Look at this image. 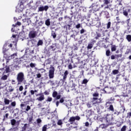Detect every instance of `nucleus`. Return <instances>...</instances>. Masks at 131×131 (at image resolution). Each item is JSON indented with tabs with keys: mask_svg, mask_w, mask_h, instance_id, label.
Masks as SVG:
<instances>
[{
	"mask_svg": "<svg viewBox=\"0 0 131 131\" xmlns=\"http://www.w3.org/2000/svg\"><path fill=\"white\" fill-rule=\"evenodd\" d=\"M53 100V98L50 97H48L47 99L46 100V102H52Z\"/></svg>",
	"mask_w": 131,
	"mask_h": 131,
	"instance_id": "obj_44",
	"label": "nucleus"
},
{
	"mask_svg": "<svg viewBox=\"0 0 131 131\" xmlns=\"http://www.w3.org/2000/svg\"><path fill=\"white\" fill-rule=\"evenodd\" d=\"M48 125H44L42 128V131H47Z\"/></svg>",
	"mask_w": 131,
	"mask_h": 131,
	"instance_id": "obj_36",
	"label": "nucleus"
},
{
	"mask_svg": "<svg viewBox=\"0 0 131 131\" xmlns=\"http://www.w3.org/2000/svg\"><path fill=\"white\" fill-rule=\"evenodd\" d=\"M110 125H110L108 123H106V124L103 123L100 125V127H101V128H102V129L107 128V127H108V126H109Z\"/></svg>",
	"mask_w": 131,
	"mask_h": 131,
	"instance_id": "obj_19",
	"label": "nucleus"
},
{
	"mask_svg": "<svg viewBox=\"0 0 131 131\" xmlns=\"http://www.w3.org/2000/svg\"><path fill=\"white\" fill-rule=\"evenodd\" d=\"M8 117H9V114L7 113L5 114V116H4V119H5V118H8Z\"/></svg>",
	"mask_w": 131,
	"mask_h": 131,
	"instance_id": "obj_59",
	"label": "nucleus"
},
{
	"mask_svg": "<svg viewBox=\"0 0 131 131\" xmlns=\"http://www.w3.org/2000/svg\"><path fill=\"white\" fill-rule=\"evenodd\" d=\"M48 10H49V6L48 5H46L45 7L41 6L38 8V12H43V11L47 12Z\"/></svg>",
	"mask_w": 131,
	"mask_h": 131,
	"instance_id": "obj_14",
	"label": "nucleus"
},
{
	"mask_svg": "<svg viewBox=\"0 0 131 131\" xmlns=\"http://www.w3.org/2000/svg\"><path fill=\"white\" fill-rule=\"evenodd\" d=\"M131 117V112L127 113L126 118H130Z\"/></svg>",
	"mask_w": 131,
	"mask_h": 131,
	"instance_id": "obj_48",
	"label": "nucleus"
},
{
	"mask_svg": "<svg viewBox=\"0 0 131 131\" xmlns=\"http://www.w3.org/2000/svg\"><path fill=\"white\" fill-rule=\"evenodd\" d=\"M29 126V124L26 123L24 125V126L21 127V131H29L27 130L28 129V127Z\"/></svg>",
	"mask_w": 131,
	"mask_h": 131,
	"instance_id": "obj_18",
	"label": "nucleus"
},
{
	"mask_svg": "<svg viewBox=\"0 0 131 131\" xmlns=\"http://www.w3.org/2000/svg\"><path fill=\"white\" fill-rule=\"evenodd\" d=\"M111 27V21H108L106 24V28L107 29H109Z\"/></svg>",
	"mask_w": 131,
	"mask_h": 131,
	"instance_id": "obj_38",
	"label": "nucleus"
},
{
	"mask_svg": "<svg viewBox=\"0 0 131 131\" xmlns=\"http://www.w3.org/2000/svg\"><path fill=\"white\" fill-rule=\"evenodd\" d=\"M103 3L104 5H108V4H110V0H104Z\"/></svg>",
	"mask_w": 131,
	"mask_h": 131,
	"instance_id": "obj_41",
	"label": "nucleus"
},
{
	"mask_svg": "<svg viewBox=\"0 0 131 131\" xmlns=\"http://www.w3.org/2000/svg\"><path fill=\"white\" fill-rule=\"evenodd\" d=\"M64 98H61L60 100H59V102L60 103H64Z\"/></svg>",
	"mask_w": 131,
	"mask_h": 131,
	"instance_id": "obj_61",
	"label": "nucleus"
},
{
	"mask_svg": "<svg viewBox=\"0 0 131 131\" xmlns=\"http://www.w3.org/2000/svg\"><path fill=\"white\" fill-rule=\"evenodd\" d=\"M75 120H80V117L79 116L71 117L68 120V122H70L71 124H73V122H74Z\"/></svg>",
	"mask_w": 131,
	"mask_h": 131,
	"instance_id": "obj_6",
	"label": "nucleus"
},
{
	"mask_svg": "<svg viewBox=\"0 0 131 131\" xmlns=\"http://www.w3.org/2000/svg\"><path fill=\"white\" fill-rule=\"evenodd\" d=\"M120 113H121L120 112H118L117 111H115V112L114 113V114L115 115H117V116H118V115H119V114H120Z\"/></svg>",
	"mask_w": 131,
	"mask_h": 131,
	"instance_id": "obj_46",
	"label": "nucleus"
},
{
	"mask_svg": "<svg viewBox=\"0 0 131 131\" xmlns=\"http://www.w3.org/2000/svg\"><path fill=\"white\" fill-rule=\"evenodd\" d=\"M100 104H101V100H100V99L98 98L93 97L92 98V102H88L86 106L88 108H92L93 106L97 107V106H99Z\"/></svg>",
	"mask_w": 131,
	"mask_h": 131,
	"instance_id": "obj_1",
	"label": "nucleus"
},
{
	"mask_svg": "<svg viewBox=\"0 0 131 131\" xmlns=\"http://www.w3.org/2000/svg\"><path fill=\"white\" fill-rule=\"evenodd\" d=\"M93 97H94V98H98V97H99V93H98V92L94 93L93 94Z\"/></svg>",
	"mask_w": 131,
	"mask_h": 131,
	"instance_id": "obj_40",
	"label": "nucleus"
},
{
	"mask_svg": "<svg viewBox=\"0 0 131 131\" xmlns=\"http://www.w3.org/2000/svg\"><path fill=\"white\" fill-rule=\"evenodd\" d=\"M104 14L106 16V18H108L110 17L109 16V12H108V11H104Z\"/></svg>",
	"mask_w": 131,
	"mask_h": 131,
	"instance_id": "obj_45",
	"label": "nucleus"
},
{
	"mask_svg": "<svg viewBox=\"0 0 131 131\" xmlns=\"http://www.w3.org/2000/svg\"><path fill=\"white\" fill-rule=\"evenodd\" d=\"M91 8H92V11H94V12H97V11H99V10H100V6H99V5L97 4V2L92 4Z\"/></svg>",
	"mask_w": 131,
	"mask_h": 131,
	"instance_id": "obj_8",
	"label": "nucleus"
},
{
	"mask_svg": "<svg viewBox=\"0 0 131 131\" xmlns=\"http://www.w3.org/2000/svg\"><path fill=\"white\" fill-rule=\"evenodd\" d=\"M129 53H130V50L127 49L125 54V55H128V54H129Z\"/></svg>",
	"mask_w": 131,
	"mask_h": 131,
	"instance_id": "obj_56",
	"label": "nucleus"
},
{
	"mask_svg": "<svg viewBox=\"0 0 131 131\" xmlns=\"http://www.w3.org/2000/svg\"><path fill=\"white\" fill-rule=\"evenodd\" d=\"M53 98H56V100H60L61 99V95H58L57 91H54L52 93Z\"/></svg>",
	"mask_w": 131,
	"mask_h": 131,
	"instance_id": "obj_15",
	"label": "nucleus"
},
{
	"mask_svg": "<svg viewBox=\"0 0 131 131\" xmlns=\"http://www.w3.org/2000/svg\"><path fill=\"white\" fill-rule=\"evenodd\" d=\"M46 65H49V64H51L52 61H51V58H48L46 60Z\"/></svg>",
	"mask_w": 131,
	"mask_h": 131,
	"instance_id": "obj_33",
	"label": "nucleus"
},
{
	"mask_svg": "<svg viewBox=\"0 0 131 131\" xmlns=\"http://www.w3.org/2000/svg\"><path fill=\"white\" fill-rule=\"evenodd\" d=\"M23 86H22V85H21V86H19V91H20V92H22V91H23Z\"/></svg>",
	"mask_w": 131,
	"mask_h": 131,
	"instance_id": "obj_60",
	"label": "nucleus"
},
{
	"mask_svg": "<svg viewBox=\"0 0 131 131\" xmlns=\"http://www.w3.org/2000/svg\"><path fill=\"white\" fill-rule=\"evenodd\" d=\"M102 119L106 120V123H108L110 125H113V121H114V117L111 114H107L106 116L102 118Z\"/></svg>",
	"mask_w": 131,
	"mask_h": 131,
	"instance_id": "obj_2",
	"label": "nucleus"
},
{
	"mask_svg": "<svg viewBox=\"0 0 131 131\" xmlns=\"http://www.w3.org/2000/svg\"><path fill=\"white\" fill-rule=\"evenodd\" d=\"M111 60H114L115 59V55H112L111 56Z\"/></svg>",
	"mask_w": 131,
	"mask_h": 131,
	"instance_id": "obj_62",
	"label": "nucleus"
},
{
	"mask_svg": "<svg viewBox=\"0 0 131 131\" xmlns=\"http://www.w3.org/2000/svg\"><path fill=\"white\" fill-rule=\"evenodd\" d=\"M30 67H31V68H34V67H35V64L31 62L30 64Z\"/></svg>",
	"mask_w": 131,
	"mask_h": 131,
	"instance_id": "obj_52",
	"label": "nucleus"
},
{
	"mask_svg": "<svg viewBox=\"0 0 131 131\" xmlns=\"http://www.w3.org/2000/svg\"><path fill=\"white\" fill-rule=\"evenodd\" d=\"M115 100V98H114V97H111L110 99H108L105 103L106 107H108L110 104H113V103H114Z\"/></svg>",
	"mask_w": 131,
	"mask_h": 131,
	"instance_id": "obj_9",
	"label": "nucleus"
},
{
	"mask_svg": "<svg viewBox=\"0 0 131 131\" xmlns=\"http://www.w3.org/2000/svg\"><path fill=\"white\" fill-rule=\"evenodd\" d=\"M36 121H37V123L38 124H39V123H41V119H40V118H38L36 120Z\"/></svg>",
	"mask_w": 131,
	"mask_h": 131,
	"instance_id": "obj_53",
	"label": "nucleus"
},
{
	"mask_svg": "<svg viewBox=\"0 0 131 131\" xmlns=\"http://www.w3.org/2000/svg\"><path fill=\"white\" fill-rule=\"evenodd\" d=\"M126 39L129 42L131 41V35H127Z\"/></svg>",
	"mask_w": 131,
	"mask_h": 131,
	"instance_id": "obj_30",
	"label": "nucleus"
},
{
	"mask_svg": "<svg viewBox=\"0 0 131 131\" xmlns=\"http://www.w3.org/2000/svg\"><path fill=\"white\" fill-rule=\"evenodd\" d=\"M32 120H33V117H30L29 119V123H31V122H32Z\"/></svg>",
	"mask_w": 131,
	"mask_h": 131,
	"instance_id": "obj_55",
	"label": "nucleus"
},
{
	"mask_svg": "<svg viewBox=\"0 0 131 131\" xmlns=\"http://www.w3.org/2000/svg\"><path fill=\"white\" fill-rule=\"evenodd\" d=\"M76 28H77V29L80 28V24H78V25H76Z\"/></svg>",
	"mask_w": 131,
	"mask_h": 131,
	"instance_id": "obj_64",
	"label": "nucleus"
},
{
	"mask_svg": "<svg viewBox=\"0 0 131 131\" xmlns=\"http://www.w3.org/2000/svg\"><path fill=\"white\" fill-rule=\"evenodd\" d=\"M129 12H130V9H128L127 11H126V10H123V14L124 16L127 17L128 16V13H129Z\"/></svg>",
	"mask_w": 131,
	"mask_h": 131,
	"instance_id": "obj_22",
	"label": "nucleus"
},
{
	"mask_svg": "<svg viewBox=\"0 0 131 131\" xmlns=\"http://www.w3.org/2000/svg\"><path fill=\"white\" fill-rule=\"evenodd\" d=\"M45 24L47 26H50L51 25V21H50V19H47L45 21Z\"/></svg>",
	"mask_w": 131,
	"mask_h": 131,
	"instance_id": "obj_25",
	"label": "nucleus"
},
{
	"mask_svg": "<svg viewBox=\"0 0 131 131\" xmlns=\"http://www.w3.org/2000/svg\"><path fill=\"white\" fill-rule=\"evenodd\" d=\"M51 121L52 122L53 124V126H56V120L54 119V118H52Z\"/></svg>",
	"mask_w": 131,
	"mask_h": 131,
	"instance_id": "obj_37",
	"label": "nucleus"
},
{
	"mask_svg": "<svg viewBox=\"0 0 131 131\" xmlns=\"http://www.w3.org/2000/svg\"><path fill=\"white\" fill-rule=\"evenodd\" d=\"M55 73V68L52 66H51L50 70H49V78H54V74Z\"/></svg>",
	"mask_w": 131,
	"mask_h": 131,
	"instance_id": "obj_7",
	"label": "nucleus"
},
{
	"mask_svg": "<svg viewBox=\"0 0 131 131\" xmlns=\"http://www.w3.org/2000/svg\"><path fill=\"white\" fill-rule=\"evenodd\" d=\"M119 72L118 70H114L113 71V74L116 75V74H118Z\"/></svg>",
	"mask_w": 131,
	"mask_h": 131,
	"instance_id": "obj_35",
	"label": "nucleus"
},
{
	"mask_svg": "<svg viewBox=\"0 0 131 131\" xmlns=\"http://www.w3.org/2000/svg\"><path fill=\"white\" fill-rule=\"evenodd\" d=\"M58 125H62L63 124V122L62 120H59L57 122Z\"/></svg>",
	"mask_w": 131,
	"mask_h": 131,
	"instance_id": "obj_43",
	"label": "nucleus"
},
{
	"mask_svg": "<svg viewBox=\"0 0 131 131\" xmlns=\"http://www.w3.org/2000/svg\"><path fill=\"white\" fill-rule=\"evenodd\" d=\"M104 92L106 93V94H111V93H113V91H114V88H112L111 87H105L103 89Z\"/></svg>",
	"mask_w": 131,
	"mask_h": 131,
	"instance_id": "obj_11",
	"label": "nucleus"
},
{
	"mask_svg": "<svg viewBox=\"0 0 131 131\" xmlns=\"http://www.w3.org/2000/svg\"><path fill=\"white\" fill-rule=\"evenodd\" d=\"M37 35V32L35 31H30L29 33V38H35V37H36V36Z\"/></svg>",
	"mask_w": 131,
	"mask_h": 131,
	"instance_id": "obj_10",
	"label": "nucleus"
},
{
	"mask_svg": "<svg viewBox=\"0 0 131 131\" xmlns=\"http://www.w3.org/2000/svg\"><path fill=\"white\" fill-rule=\"evenodd\" d=\"M9 51V48H8V45L7 43L5 44L3 47V53L5 58H7V55H8L6 53Z\"/></svg>",
	"mask_w": 131,
	"mask_h": 131,
	"instance_id": "obj_12",
	"label": "nucleus"
},
{
	"mask_svg": "<svg viewBox=\"0 0 131 131\" xmlns=\"http://www.w3.org/2000/svg\"><path fill=\"white\" fill-rule=\"evenodd\" d=\"M1 79H3V80H7V79H8V76L4 75L2 77Z\"/></svg>",
	"mask_w": 131,
	"mask_h": 131,
	"instance_id": "obj_34",
	"label": "nucleus"
},
{
	"mask_svg": "<svg viewBox=\"0 0 131 131\" xmlns=\"http://www.w3.org/2000/svg\"><path fill=\"white\" fill-rule=\"evenodd\" d=\"M17 56V54L16 53H14L11 56L10 55H7V57H5V59L7 60H12V59H14L15 57Z\"/></svg>",
	"mask_w": 131,
	"mask_h": 131,
	"instance_id": "obj_17",
	"label": "nucleus"
},
{
	"mask_svg": "<svg viewBox=\"0 0 131 131\" xmlns=\"http://www.w3.org/2000/svg\"><path fill=\"white\" fill-rule=\"evenodd\" d=\"M42 43H43V42H42V40H39V41H38V43L37 44V46H42Z\"/></svg>",
	"mask_w": 131,
	"mask_h": 131,
	"instance_id": "obj_39",
	"label": "nucleus"
},
{
	"mask_svg": "<svg viewBox=\"0 0 131 131\" xmlns=\"http://www.w3.org/2000/svg\"><path fill=\"white\" fill-rule=\"evenodd\" d=\"M36 76L37 78H40V77H41V74H40V73H38L36 75Z\"/></svg>",
	"mask_w": 131,
	"mask_h": 131,
	"instance_id": "obj_57",
	"label": "nucleus"
},
{
	"mask_svg": "<svg viewBox=\"0 0 131 131\" xmlns=\"http://www.w3.org/2000/svg\"><path fill=\"white\" fill-rule=\"evenodd\" d=\"M14 90L15 89H14V88H13V86H9L8 91L9 92V93H12V92H14Z\"/></svg>",
	"mask_w": 131,
	"mask_h": 131,
	"instance_id": "obj_26",
	"label": "nucleus"
},
{
	"mask_svg": "<svg viewBox=\"0 0 131 131\" xmlns=\"http://www.w3.org/2000/svg\"><path fill=\"white\" fill-rule=\"evenodd\" d=\"M11 105L12 106V107H15L16 106V101L11 102Z\"/></svg>",
	"mask_w": 131,
	"mask_h": 131,
	"instance_id": "obj_54",
	"label": "nucleus"
},
{
	"mask_svg": "<svg viewBox=\"0 0 131 131\" xmlns=\"http://www.w3.org/2000/svg\"><path fill=\"white\" fill-rule=\"evenodd\" d=\"M11 124L13 126H15L11 129V131H17L19 129L20 122L16 121L15 119L10 120Z\"/></svg>",
	"mask_w": 131,
	"mask_h": 131,
	"instance_id": "obj_3",
	"label": "nucleus"
},
{
	"mask_svg": "<svg viewBox=\"0 0 131 131\" xmlns=\"http://www.w3.org/2000/svg\"><path fill=\"white\" fill-rule=\"evenodd\" d=\"M87 48L88 50H91V49H92L93 48V44L89 43L88 46Z\"/></svg>",
	"mask_w": 131,
	"mask_h": 131,
	"instance_id": "obj_42",
	"label": "nucleus"
},
{
	"mask_svg": "<svg viewBox=\"0 0 131 131\" xmlns=\"http://www.w3.org/2000/svg\"><path fill=\"white\" fill-rule=\"evenodd\" d=\"M105 55L107 57H110V56H111V51H110V50L108 49L106 51Z\"/></svg>",
	"mask_w": 131,
	"mask_h": 131,
	"instance_id": "obj_24",
	"label": "nucleus"
},
{
	"mask_svg": "<svg viewBox=\"0 0 131 131\" xmlns=\"http://www.w3.org/2000/svg\"><path fill=\"white\" fill-rule=\"evenodd\" d=\"M99 77V79L101 82H104V77H103V76H100Z\"/></svg>",
	"mask_w": 131,
	"mask_h": 131,
	"instance_id": "obj_47",
	"label": "nucleus"
},
{
	"mask_svg": "<svg viewBox=\"0 0 131 131\" xmlns=\"http://www.w3.org/2000/svg\"><path fill=\"white\" fill-rule=\"evenodd\" d=\"M107 110L110 111H111L112 112H114V107L113 106V105L112 104H110L109 106H108Z\"/></svg>",
	"mask_w": 131,
	"mask_h": 131,
	"instance_id": "obj_23",
	"label": "nucleus"
},
{
	"mask_svg": "<svg viewBox=\"0 0 131 131\" xmlns=\"http://www.w3.org/2000/svg\"><path fill=\"white\" fill-rule=\"evenodd\" d=\"M111 51L112 52H115L116 51V46L112 45L111 46Z\"/></svg>",
	"mask_w": 131,
	"mask_h": 131,
	"instance_id": "obj_29",
	"label": "nucleus"
},
{
	"mask_svg": "<svg viewBox=\"0 0 131 131\" xmlns=\"http://www.w3.org/2000/svg\"><path fill=\"white\" fill-rule=\"evenodd\" d=\"M68 74H69V73L67 70L65 71L64 73L62 75V76L63 77L62 79H61V81L62 82H65L66 81V79H67V76H68Z\"/></svg>",
	"mask_w": 131,
	"mask_h": 131,
	"instance_id": "obj_13",
	"label": "nucleus"
},
{
	"mask_svg": "<svg viewBox=\"0 0 131 131\" xmlns=\"http://www.w3.org/2000/svg\"><path fill=\"white\" fill-rule=\"evenodd\" d=\"M88 82H89V80H88L87 79H84L82 80V84H86Z\"/></svg>",
	"mask_w": 131,
	"mask_h": 131,
	"instance_id": "obj_32",
	"label": "nucleus"
},
{
	"mask_svg": "<svg viewBox=\"0 0 131 131\" xmlns=\"http://www.w3.org/2000/svg\"><path fill=\"white\" fill-rule=\"evenodd\" d=\"M15 111L16 112L15 114H14V115H17V114H19V112H20V110L19 108H16Z\"/></svg>",
	"mask_w": 131,
	"mask_h": 131,
	"instance_id": "obj_51",
	"label": "nucleus"
},
{
	"mask_svg": "<svg viewBox=\"0 0 131 131\" xmlns=\"http://www.w3.org/2000/svg\"><path fill=\"white\" fill-rule=\"evenodd\" d=\"M68 68L69 69H72L73 67H72V64L71 63H70L69 65L68 66Z\"/></svg>",
	"mask_w": 131,
	"mask_h": 131,
	"instance_id": "obj_63",
	"label": "nucleus"
},
{
	"mask_svg": "<svg viewBox=\"0 0 131 131\" xmlns=\"http://www.w3.org/2000/svg\"><path fill=\"white\" fill-rule=\"evenodd\" d=\"M4 104H5V105H9V104H10V100L4 98Z\"/></svg>",
	"mask_w": 131,
	"mask_h": 131,
	"instance_id": "obj_27",
	"label": "nucleus"
},
{
	"mask_svg": "<svg viewBox=\"0 0 131 131\" xmlns=\"http://www.w3.org/2000/svg\"><path fill=\"white\" fill-rule=\"evenodd\" d=\"M36 96H40V97L37 98L36 100H37V101L41 102L42 101H43V100H45V95H43V94L40 93L36 95Z\"/></svg>",
	"mask_w": 131,
	"mask_h": 131,
	"instance_id": "obj_16",
	"label": "nucleus"
},
{
	"mask_svg": "<svg viewBox=\"0 0 131 131\" xmlns=\"http://www.w3.org/2000/svg\"><path fill=\"white\" fill-rule=\"evenodd\" d=\"M0 114H2V112L1 111H3V110H7L8 108H10V106H4L3 104H0Z\"/></svg>",
	"mask_w": 131,
	"mask_h": 131,
	"instance_id": "obj_21",
	"label": "nucleus"
},
{
	"mask_svg": "<svg viewBox=\"0 0 131 131\" xmlns=\"http://www.w3.org/2000/svg\"><path fill=\"white\" fill-rule=\"evenodd\" d=\"M17 80V84H21L23 81H24L25 78H24V74L23 72H19L16 77Z\"/></svg>",
	"mask_w": 131,
	"mask_h": 131,
	"instance_id": "obj_4",
	"label": "nucleus"
},
{
	"mask_svg": "<svg viewBox=\"0 0 131 131\" xmlns=\"http://www.w3.org/2000/svg\"><path fill=\"white\" fill-rule=\"evenodd\" d=\"M51 35L54 39L57 37V34H56V32L54 31H52Z\"/></svg>",
	"mask_w": 131,
	"mask_h": 131,
	"instance_id": "obj_28",
	"label": "nucleus"
},
{
	"mask_svg": "<svg viewBox=\"0 0 131 131\" xmlns=\"http://www.w3.org/2000/svg\"><path fill=\"white\" fill-rule=\"evenodd\" d=\"M96 33V36L95 37V39H99V37H103L105 36V31L102 29H98Z\"/></svg>",
	"mask_w": 131,
	"mask_h": 131,
	"instance_id": "obj_5",
	"label": "nucleus"
},
{
	"mask_svg": "<svg viewBox=\"0 0 131 131\" xmlns=\"http://www.w3.org/2000/svg\"><path fill=\"white\" fill-rule=\"evenodd\" d=\"M31 110V107H30V106L29 105H27L26 109H25V113H26L27 112H28L29 110Z\"/></svg>",
	"mask_w": 131,
	"mask_h": 131,
	"instance_id": "obj_31",
	"label": "nucleus"
},
{
	"mask_svg": "<svg viewBox=\"0 0 131 131\" xmlns=\"http://www.w3.org/2000/svg\"><path fill=\"white\" fill-rule=\"evenodd\" d=\"M23 4H24V0L19 1V7H21V6H23Z\"/></svg>",
	"mask_w": 131,
	"mask_h": 131,
	"instance_id": "obj_50",
	"label": "nucleus"
},
{
	"mask_svg": "<svg viewBox=\"0 0 131 131\" xmlns=\"http://www.w3.org/2000/svg\"><path fill=\"white\" fill-rule=\"evenodd\" d=\"M126 130V126L124 125L121 129V131H125Z\"/></svg>",
	"mask_w": 131,
	"mask_h": 131,
	"instance_id": "obj_49",
	"label": "nucleus"
},
{
	"mask_svg": "<svg viewBox=\"0 0 131 131\" xmlns=\"http://www.w3.org/2000/svg\"><path fill=\"white\" fill-rule=\"evenodd\" d=\"M93 22L94 23H96L94 25V26H96L97 28H99L101 26V21H98V20H93Z\"/></svg>",
	"mask_w": 131,
	"mask_h": 131,
	"instance_id": "obj_20",
	"label": "nucleus"
},
{
	"mask_svg": "<svg viewBox=\"0 0 131 131\" xmlns=\"http://www.w3.org/2000/svg\"><path fill=\"white\" fill-rule=\"evenodd\" d=\"M45 54H47V56H49V54H50V52H49V51H48V50L45 49Z\"/></svg>",
	"mask_w": 131,
	"mask_h": 131,
	"instance_id": "obj_58",
	"label": "nucleus"
}]
</instances>
